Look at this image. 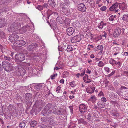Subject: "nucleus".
I'll return each mask as SVG.
<instances>
[{
	"instance_id": "nucleus-27",
	"label": "nucleus",
	"mask_w": 128,
	"mask_h": 128,
	"mask_svg": "<svg viewBox=\"0 0 128 128\" xmlns=\"http://www.w3.org/2000/svg\"><path fill=\"white\" fill-rule=\"evenodd\" d=\"M52 104L51 103H48L44 107V108L46 109L47 110H49L51 109H52V108H51L52 106Z\"/></svg>"
},
{
	"instance_id": "nucleus-9",
	"label": "nucleus",
	"mask_w": 128,
	"mask_h": 128,
	"mask_svg": "<svg viewBox=\"0 0 128 128\" xmlns=\"http://www.w3.org/2000/svg\"><path fill=\"white\" fill-rule=\"evenodd\" d=\"M79 110L82 114H84L86 112L87 106L84 104H80L79 106Z\"/></svg>"
},
{
	"instance_id": "nucleus-35",
	"label": "nucleus",
	"mask_w": 128,
	"mask_h": 128,
	"mask_svg": "<svg viewBox=\"0 0 128 128\" xmlns=\"http://www.w3.org/2000/svg\"><path fill=\"white\" fill-rule=\"evenodd\" d=\"M124 20L128 22V14H125L123 16L122 18Z\"/></svg>"
},
{
	"instance_id": "nucleus-59",
	"label": "nucleus",
	"mask_w": 128,
	"mask_h": 128,
	"mask_svg": "<svg viewBox=\"0 0 128 128\" xmlns=\"http://www.w3.org/2000/svg\"><path fill=\"white\" fill-rule=\"evenodd\" d=\"M7 0H0V3L1 4H3Z\"/></svg>"
},
{
	"instance_id": "nucleus-51",
	"label": "nucleus",
	"mask_w": 128,
	"mask_h": 128,
	"mask_svg": "<svg viewBox=\"0 0 128 128\" xmlns=\"http://www.w3.org/2000/svg\"><path fill=\"white\" fill-rule=\"evenodd\" d=\"M57 75V74H56L52 75L50 76V78L52 80L54 79L55 78V77H56Z\"/></svg>"
},
{
	"instance_id": "nucleus-23",
	"label": "nucleus",
	"mask_w": 128,
	"mask_h": 128,
	"mask_svg": "<svg viewBox=\"0 0 128 128\" xmlns=\"http://www.w3.org/2000/svg\"><path fill=\"white\" fill-rule=\"evenodd\" d=\"M97 105L99 108H104V103L102 101H100L97 103Z\"/></svg>"
},
{
	"instance_id": "nucleus-13",
	"label": "nucleus",
	"mask_w": 128,
	"mask_h": 128,
	"mask_svg": "<svg viewBox=\"0 0 128 128\" xmlns=\"http://www.w3.org/2000/svg\"><path fill=\"white\" fill-rule=\"evenodd\" d=\"M30 27V26L28 25L24 26L19 30V32L21 34H24L28 29Z\"/></svg>"
},
{
	"instance_id": "nucleus-45",
	"label": "nucleus",
	"mask_w": 128,
	"mask_h": 128,
	"mask_svg": "<svg viewBox=\"0 0 128 128\" xmlns=\"http://www.w3.org/2000/svg\"><path fill=\"white\" fill-rule=\"evenodd\" d=\"M36 8L40 10H41L43 9L42 6L41 5H38L36 7Z\"/></svg>"
},
{
	"instance_id": "nucleus-58",
	"label": "nucleus",
	"mask_w": 128,
	"mask_h": 128,
	"mask_svg": "<svg viewBox=\"0 0 128 128\" xmlns=\"http://www.w3.org/2000/svg\"><path fill=\"white\" fill-rule=\"evenodd\" d=\"M105 70L108 72H109L110 71V70L109 68L107 67H105L104 68Z\"/></svg>"
},
{
	"instance_id": "nucleus-48",
	"label": "nucleus",
	"mask_w": 128,
	"mask_h": 128,
	"mask_svg": "<svg viewBox=\"0 0 128 128\" xmlns=\"http://www.w3.org/2000/svg\"><path fill=\"white\" fill-rule=\"evenodd\" d=\"M88 114L87 119L90 120H91V118H92L90 112H89Z\"/></svg>"
},
{
	"instance_id": "nucleus-33",
	"label": "nucleus",
	"mask_w": 128,
	"mask_h": 128,
	"mask_svg": "<svg viewBox=\"0 0 128 128\" xmlns=\"http://www.w3.org/2000/svg\"><path fill=\"white\" fill-rule=\"evenodd\" d=\"M109 62V63L112 65H114L116 64V61L112 58L110 59Z\"/></svg>"
},
{
	"instance_id": "nucleus-14",
	"label": "nucleus",
	"mask_w": 128,
	"mask_h": 128,
	"mask_svg": "<svg viewBox=\"0 0 128 128\" xmlns=\"http://www.w3.org/2000/svg\"><path fill=\"white\" fill-rule=\"evenodd\" d=\"M52 109L49 110L44 108L42 110V114L44 116H46L49 115L50 114H52Z\"/></svg>"
},
{
	"instance_id": "nucleus-17",
	"label": "nucleus",
	"mask_w": 128,
	"mask_h": 128,
	"mask_svg": "<svg viewBox=\"0 0 128 128\" xmlns=\"http://www.w3.org/2000/svg\"><path fill=\"white\" fill-rule=\"evenodd\" d=\"M26 100H32V95L30 93H27L25 95Z\"/></svg>"
},
{
	"instance_id": "nucleus-31",
	"label": "nucleus",
	"mask_w": 128,
	"mask_h": 128,
	"mask_svg": "<svg viewBox=\"0 0 128 128\" xmlns=\"http://www.w3.org/2000/svg\"><path fill=\"white\" fill-rule=\"evenodd\" d=\"M49 12H47V18H49V17L50 16V15L52 14L53 13H54V15L56 16H57L58 15V14L56 12H52V13H49Z\"/></svg>"
},
{
	"instance_id": "nucleus-50",
	"label": "nucleus",
	"mask_w": 128,
	"mask_h": 128,
	"mask_svg": "<svg viewBox=\"0 0 128 128\" xmlns=\"http://www.w3.org/2000/svg\"><path fill=\"white\" fill-rule=\"evenodd\" d=\"M106 8L105 6H103L100 8V10L102 11H105L106 10Z\"/></svg>"
},
{
	"instance_id": "nucleus-15",
	"label": "nucleus",
	"mask_w": 128,
	"mask_h": 128,
	"mask_svg": "<svg viewBox=\"0 0 128 128\" xmlns=\"http://www.w3.org/2000/svg\"><path fill=\"white\" fill-rule=\"evenodd\" d=\"M75 30L72 28L70 27L67 29L66 33L68 35L70 36L73 34Z\"/></svg>"
},
{
	"instance_id": "nucleus-63",
	"label": "nucleus",
	"mask_w": 128,
	"mask_h": 128,
	"mask_svg": "<svg viewBox=\"0 0 128 128\" xmlns=\"http://www.w3.org/2000/svg\"><path fill=\"white\" fill-rule=\"evenodd\" d=\"M108 82H109L107 80H106L105 81V87H106L108 86Z\"/></svg>"
},
{
	"instance_id": "nucleus-43",
	"label": "nucleus",
	"mask_w": 128,
	"mask_h": 128,
	"mask_svg": "<svg viewBox=\"0 0 128 128\" xmlns=\"http://www.w3.org/2000/svg\"><path fill=\"white\" fill-rule=\"evenodd\" d=\"M70 22V20L68 18H66L64 21V22L66 24H69Z\"/></svg>"
},
{
	"instance_id": "nucleus-55",
	"label": "nucleus",
	"mask_w": 128,
	"mask_h": 128,
	"mask_svg": "<svg viewBox=\"0 0 128 128\" xmlns=\"http://www.w3.org/2000/svg\"><path fill=\"white\" fill-rule=\"evenodd\" d=\"M109 20L111 21H113L114 20V16L111 15L110 17L109 18Z\"/></svg>"
},
{
	"instance_id": "nucleus-44",
	"label": "nucleus",
	"mask_w": 128,
	"mask_h": 128,
	"mask_svg": "<svg viewBox=\"0 0 128 128\" xmlns=\"http://www.w3.org/2000/svg\"><path fill=\"white\" fill-rule=\"evenodd\" d=\"M68 45L66 44H63L62 45V50H66V47Z\"/></svg>"
},
{
	"instance_id": "nucleus-38",
	"label": "nucleus",
	"mask_w": 128,
	"mask_h": 128,
	"mask_svg": "<svg viewBox=\"0 0 128 128\" xmlns=\"http://www.w3.org/2000/svg\"><path fill=\"white\" fill-rule=\"evenodd\" d=\"M73 48L71 46H67V48H66V50L67 52H69L70 51L73 50Z\"/></svg>"
},
{
	"instance_id": "nucleus-3",
	"label": "nucleus",
	"mask_w": 128,
	"mask_h": 128,
	"mask_svg": "<svg viewBox=\"0 0 128 128\" xmlns=\"http://www.w3.org/2000/svg\"><path fill=\"white\" fill-rule=\"evenodd\" d=\"M12 34H11L9 37V40L10 42H14L18 40L19 38L18 35L19 34L16 33V32L14 31Z\"/></svg>"
},
{
	"instance_id": "nucleus-61",
	"label": "nucleus",
	"mask_w": 128,
	"mask_h": 128,
	"mask_svg": "<svg viewBox=\"0 0 128 128\" xmlns=\"http://www.w3.org/2000/svg\"><path fill=\"white\" fill-rule=\"evenodd\" d=\"M101 100L103 102H106V98L104 97H103L102 98Z\"/></svg>"
},
{
	"instance_id": "nucleus-18",
	"label": "nucleus",
	"mask_w": 128,
	"mask_h": 128,
	"mask_svg": "<svg viewBox=\"0 0 128 128\" xmlns=\"http://www.w3.org/2000/svg\"><path fill=\"white\" fill-rule=\"evenodd\" d=\"M6 24V20L3 18H0V28L2 27L5 26Z\"/></svg>"
},
{
	"instance_id": "nucleus-62",
	"label": "nucleus",
	"mask_w": 128,
	"mask_h": 128,
	"mask_svg": "<svg viewBox=\"0 0 128 128\" xmlns=\"http://www.w3.org/2000/svg\"><path fill=\"white\" fill-rule=\"evenodd\" d=\"M47 94L46 95V97H48L49 95L50 94V90H48V92H47Z\"/></svg>"
},
{
	"instance_id": "nucleus-34",
	"label": "nucleus",
	"mask_w": 128,
	"mask_h": 128,
	"mask_svg": "<svg viewBox=\"0 0 128 128\" xmlns=\"http://www.w3.org/2000/svg\"><path fill=\"white\" fill-rule=\"evenodd\" d=\"M97 47L98 50H100V52H101V53H102L103 51V49L104 48L103 46L102 45H98V46H97Z\"/></svg>"
},
{
	"instance_id": "nucleus-41",
	"label": "nucleus",
	"mask_w": 128,
	"mask_h": 128,
	"mask_svg": "<svg viewBox=\"0 0 128 128\" xmlns=\"http://www.w3.org/2000/svg\"><path fill=\"white\" fill-rule=\"evenodd\" d=\"M98 66L100 67H102L104 66V64L101 61H100L98 63Z\"/></svg>"
},
{
	"instance_id": "nucleus-64",
	"label": "nucleus",
	"mask_w": 128,
	"mask_h": 128,
	"mask_svg": "<svg viewBox=\"0 0 128 128\" xmlns=\"http://www.w3.org/2000/svg\"><path fill=\"white\" fill-rule=\"evenodd\" d=\"M42 128H52L50 126H47L46 125L44 126V127H42Z\"/></svg>"
},
{
	"instance_id": "nucleus-47",
	"label": "nucleus",
	"mask_w": 128,
	"mask_h": 128,
	"mask_svg": "<svg viewBox=\"0 0 128 128\" xmlns=\"http://www.w3.org/2000/svg\"><path fill=\"white\" fill-rule=\"evenodd\" d=\"M41 93L40 92H36V94L35 95L36 97H39L40 98L41 96Z\"/></svg>"
},
{
	"instance_id": "nucleus-6",
	"label": "nucleus",
	"mask_w": 128,
	"mask_h": 128,
	"mask_svg": "<svg viewBox=\"0 0 128 128\" xmlns=\"http://www.w3.org/2000/svg\"><path fill=\"white\" fill-rule=\"evenodd\" d=\"M15 57L16 60L20 61L24 60L25 58L24 54L20 53H17L16 54Z\"/></svg>"
},
{
	"instance_id": "nucleus-8",
	"label": "nucleus",
	"mask_w": 128,
	"mask_h": 128,
	"mask_svg": "<svg viewBox=\"0 0 128 128\" xmlns=\"http://www.w3.org/2000/svg\"><path fill=\"white\" fill-rule=\"evenodd\" d=\"M81 40V36L78 34L72 38L71 40V42L72 43H75L77 42H80Z\"/></svg>"
},
{
	"instance_id": "nucleus-39",
	"label": "nucleus",
	"mask_w": 128,
	"mask_h": 128,
	"mask_svg": "<svg viewBox=\"0 0 128 128\" xmlns=\"http://www.w3.org/2000/svg\"><path fill=\"white\" fill-rule=\"evenodd\" d=\"M51 27L53 29L54 31L55 32V30L57 28V25L56 24L52 26Z\"/></svg>"
},
{
	"instance_id": "nucleus-56",
	"label": "nucleus",
	"mask_w": 128,
	"mask_h": 128,
	"mask_svg": "<svg viewBox=\"0 0 128 128\" xmlns=\"http://www.w3.org/2000/svg\"><path fill=\"white\" fill-rule=\"evenodd\" d=\"M42 6L43 8H47L48 6V3H44V4Z\"/></svg>"
},
{
	"instance_id": "nucleus-52",
	"label": "nucleus",
	"mask_w": 128,
	"mask_h": 128,
	"mask_svg": "<svg viewBox=\"0 0 128 128\" xmlns=\"http://www.w3.org/2000/svg\"><path fill=\"white\" fill-rule=\"evenodd\" d=\"M70 84L72 87H74L76 86V84L74 83V82H70Z\"/></svg>"
},
{
	"instance_id": "nucleus-4",
	"label": "nucleus",
	"mask_w": 128,
	"mask_h": 128,
	"mask_svg": "<svg viewBox=\"0 0 128 128\" xmlns=\"http://www.w3.org/2000/svg\"><path fill=\"white\" fill-rule=\"evenodd\" d=\"M63 110L62 109L60 108L57 111L56 108H54V106H53L52 107V115L56 114L57 115H62L64 114Z\"/></svg>"
},
{
	"instance_id": "nucleus-32",
	"label": "nucleus",
	"mask_w": 128,
	"mask_h": 128,
	"mask_svg": "<svg viewBox=\"0 0 128 128\" xmlns=\"http://www.w3.org/2000/svg\"><path fill=\"white\" fill-rule=\"evenodd\" d=\"M96 100V98L94 96H92L89 99V100L91 101L93 103Z\"/></svg>"
},
{
	"instance_id": "nucleus-29",
	"label": "nucleus",
	"mask_w": 128,
	"mask_h": 128,
	"mask_svg": "<svg viewBox=\"0 0 128 128\" xmlns=\"http://www.w3.org/2000/svg\"><path fill=\"white\" fill-rule=\"evenodd\" d=\"M32 100H25V103L27 106H31L32 104Z\"/></svg>"
},
{
	"instance_id": "nucleus-7",
	"label": "nucleus",
	"mask_w": 128,
	"mask_h": 128,
	"mask_svg": "<svg viewBox=\"0 0 128 128\" xmlns=\"http://www.w3.org/2000/svg\"><path fill=\"white\" fill-rule=\"evenodd\" d=\"M118 3L116 2L114 4L112 5L109 8V10L112 11L115 13H118V12L120 10L118 9L116 10L118 8Z\"/></svg>"
},
{
	"instance_id": "nucleus-46",
	"label": "nucleus",
	"mask_w": 128,
	"mask_h": 128,
	"mask_svg": "<svg viewBox=\"0 0 128 128\" xmlns=\"http://www.w3.org/2000/svg\"><path fill=\"white\" fill-rule=\"evenodd\" d=\"M2 56H4V55H2ZM4 56V58L6 60H8L9 61L11 60V58L10 57H8V56Z\"/></svg>"
},
{
	"instance_id": "nucleus-30",
	"label": "nucleus",
	"mask_w": 128,
	"mask_h": 128,
	"mask_svg": "<svg viewBox=\"0 0 128 128\" xmlns=\"http://www.w3.org/2000/svg\"><path fill=\"white\" fill-rule=\"evenodd\" d=\"M111 115L114 117H118L119 114L117 111H115L114 112H112L111 113Z\"/></svg>"
},
{
	"instance_id": "nucleus-16",
	"label": "nucleus",
	"mask_w": 128,
	"mask_h": 128,
	"mask_svg": "<svg viewBox=\"0 0 128 128\" xmlns=\"http://www.w3.org/2000/svg\"><path fill=\"white\" fill-rule=\"evenodd\" d=\"M118 5H119V8L123 11L125 10L127 7L126 5L124 2L122 3V4L119 3Z\"/></svg>"
},
{
	"instance_id": "nucleus-21",
	"label": "nucleus",
	"mask_w": 128,
	"mask_h": 128,
	"mask_svg": "<svg viewBox=\"0 0 128 128\" xmlns=\"http://www.w3.org/2000/svg\"><path fill=\"white\" fill-rule=\"evenodd\" d=\"M16 42V44H17L18 46H24L26 44L25 42L22 40H18Z\"/></svg>"
},
{
	"instance_id": "nucleus-40",
	"label": "nucleus",
	"mask_w": 128,
	"mask_h": 128,
	"mask_svg": "<svg viewBox=\"0 0 128 128\" xmlns=\"http://www.w3.org/2000/svg\"><path fill=\"white\" fill-rule=\"evenodd\" d=\"M42 102V101L41 100H37V106L40 107Z\"/></svg>"
},
{
	"instance_id": "nucleus-26",
	"label": "nucleus",
	"mask_w": 128,
	"mask_h": 128,
	"mask_svg": "<svg viewBox=\"0 0 128 128\" xmlns=\"http://www.w3.org/2000/svg\"><path fill=\"white\" fill-rule=\"evenodd\" d=\"M78 121L79 124L82 123L84 124H87L86 122L82 118H81L78 119Z\"/></svg>"
},
{
	"instance_id": "nucleus-10",
	"label": "nucleus",
	"mask_w": 128,
	"mask_h": 128,
	"mask_svg": "<svg viewBox=\"0 0 128 128\" xmlns=\"http://www.w3.org/2000/svg\"><path fill=\"white\" fill-rule=\"evenodd\" d=\"M121 32V30L120 29L116 28L114 30L113 33L114 37V38L118 37L120 35Z\"/></svg>"
},
{
	"instance_id": "nucleus-36",
	"label": "nucleus",
	"mask_w": 128,
	"mask_h": 128,
	"mask_svg": "<svg viewBox=\"0 0 128 128\" xmlns=\"http://www.w3.org/2000/svg\"><path fill=\"white\" fill-rule=\"evenodd\" d=\"M25 122H21L19 126L20 127L22 128H24L25 126Z\"/></svg>"
},
{
	"instance_id": "nucleus-49",
	"label": "nucleus",
	"mask_w": 128,
	"mask_h": 128,
	"mask_svg": "<svg viewBox=\"0 0 128 128\" xmlns=\"http://www.w3.org/2000/svg\"><path fill=\"white\" fill-rule=\"evenodd\" d=\"M61 87L60 86H58L56 88V92L57 93L60 92V90Z\"/></svg>"
},
{
	"instance_id": "nucleus-24",
	"label": "nucleus",
	"mask_w": 128,
	"mask_h": 128,
	"mask_svg": "<svg viewBox=\"0 0 128 128\" xmlns=\"http://www.w3.org/2000/svg\"><path fill=\"white\" fill-rule=\"evenodd\" d=\"M49 4L52 7H54L55 6L56 3L54 0H48Z\"/></svg>"
},
{
	"instance_id": "nucleus-25",
	"label": "nucleus",
	"mask_w": 128,
	"mask_h": 128,
	"mask_svg": "<svg viewBox=\"0 0 128 128\" xmlns=\"http://www.w3.org/2000/svg\"><path fill=\"white\" fill-rule=\"evenodd\" d=\"M106 23H104L102 21L100 23L98 24V28L101 29L104 26H106Z\"/></svg>"
},
{
	"instance_id": "nucleus-2",
	"label": "nucleus",
	"mask_w": 128,
	"mask_h": 128,
	"mask_svg": "<svg viewBox=\"0 0 128 128\" xmlns=\"http://www.w3.org/2000/svg\"><path fill=\"white\" fill-rule=\"evenodd\" d=\"M2 67L6 71H10L12 69V67L9 62L7 61H4L2 62Z\"/></svg>"
},
{
	"instance_id": "nucleus-19",
	"label": "nucleus",
	"mask_w": 128,
	"mask_h": 128,
	"mask_svg": "<svg viewBox=\"0 0 128 128\" xmlns=\"http://www.w3.org/2000/svg\"><path fill=\"white\" fill-rule=\"evenodd\" d=\"M43 86V84H39L34 86V89L37 90H40L42 89Z\"/></svg>"
},
{
	"instance_id": "nucleus-28",
	"label": "nucleus",
	"mask_w": 128,
	"mask_h": 128,
	"mask_svg": "<svg viewBox=\"0 0 128 128\" xmlns=\"http://www.w3.org/2000/svg\"><path fill=\"white\" fill-rule=\"evenodd\" d=\"M29 123L30 124L32 127H34L36 126L37 122L35 120H33L30 121L29 122Z\"/></svg>"
},
{
	"instance_id": "nucleus-60",
	"label": "nucleus",
	"mask_w": 128,
	"mask_h": 128,
	"mask_svg": "<svg viewBox=\"0 0 128 128\" xmlns=\"http://www.w3.org/2000/svg\"><path fill=\"white\" fill-rule=\"evenodd\" d=\"M75 126L74 124H72L70 125L68 128H75Z\"/></svg>"
},
{
	"instance_id": "nucleus-5",
	"label": "nucleus",
	"mask_w": 128,
	"mask_h": 128,
	"mask_svg": "<svg viewBox=\"0 0 128 128\" xmlns=\"http://www.w3.org/2000/svg\"><path fill=\"white\" fill-rule=\"evenodd\" d=\"M41 108L40 107L37 106V100H36L34 106L32 109L31 110V114H34V112L35 114H36L38 112H39Z\"/></svg>"
},
{
	"instance_id": "nucleus-1",
	"label": "nucleus",
	"mask_w": 128,
	"mask_h": 128,
	"mask_svg": "<svg viewBox=\"0 0 128 128\" xmlns=\"http://www.w3.org/2000/svg\"><path fill=\"white\" fill-rule=\"evenodd\" d=\"M22 23V19L15 20L11 24L8 26V30L10 32L15 31L16 29L20 27L21 24Z\"/></svg>"
},
{
	"instance_id": "nucleus-22",
	"label": "nucleus",
	"mask_w": 128,
	"mask_h": 128,
	"mask_svg": "<svg viewBox=\"0 0 128 128\" xmlns=\"http://www.w3.org/2000/svg\"><path fill=\"white\" fill-rule=\"evenodd\" d=\"M8 9L4 8H2L0 9V16H2L7 11Z\"/></svg>"
},
{
	"instance_id": "nucleus-54",
	"label": "nucleus",
	"mask_w": 128,
	"mask_h": 128,
	"mask_svg": "<svg viewBox=\"0 0 128 128\" xmlns=\"http://www.w3.org/2000/svg\"><path fill=\"white\" fill-rule=\"evenodd\" d=\"M69 108L70 110L71 113L72 114L73 113V108L72 106H70L69 107Z\"/></svg>"
},
{
	"instance_id": "nucleus-57",
	"label": "nucleus",
	"mask_w": 128,
	"mask_h": 128,
	"mask_svg": "<svg viewBox=\"0 0 128 128\" xmlns=\"http://www.w3.org/2000/svg\"><path fill=\"white\" fill-rule=\"evenodd\" d=\"M5 34L2 30H0V36H2L3 35L4 36Z\"/></svg>"
},
{
	"instance_id": "nucleus-42",
	"label": "nucleus",
	"mask_w": 128,
	"mask_h": 128,
	"mask_svg": "<svg viewBox=\"0 0 128 128\" xmlns=\"http://www.w3.org/2000/svg\"><path fill=\"white\" fill-rule=\"evenodd\" d=\"M62 10L65 14L67 13L68 11V10L65 7H62Z\"/></svg>"
},
{
	"instance_id": "nucleus-11",
	"label": "nucleus",
	"mask_w": 128,
	"mask_h": 128,
	"mask_svg": "<svg viewBox=\"0 0 128 128\" xmlns=\"http://www.w3.org/2000/svg\"><path fill=\"white\" fill-rule=\"evenodd\" d=\"M78 10L80 11L84 12L86 11V8L84 4L80 3L78 5Z\"/></svg>"
},
{
	"instance_id": "nucleus-12",
	"label": "nucleus",
	"mask_w": 128,
	"mask_h": 128,
	"mask_svg": "<svg viewBox=\"0 0 128 128\" xmlns=\"http://www.w3.org/2000/svg\"><path fill=\"white\" fill-rule=\"evenodd\" d=\"M37 46V44L34 43L27 46V48L29 50H32L35 49V48Z\"/></svg>"
},
{
	"instance_id": "nucleus-20",
	"label": "nucleus",
	"mask_w": 128,
	"mask_h": 128,
	"mask_svg": "<svg viewBox=\"0 0 128 128\" xmlns=\"http://www.w3.org/2000/svg\"><path fill=\"white\" fill-rule=\"evenodd\" d=\"M95 89V88L94 87H93L91 88L88 87L86 88V91L87 93L92 94L94 92Z\"/></svg>"
},
{
	"instance_id": "nucleus-37",
	"label": "nucleus",
	"mask_w": 128,
	"mask_h": 128,
	"mask_svg": "<svg viewBox=\"0 0 128 128\" xmlns=\"http://www.w3.org/2000/svg\"><path fill=\"white\" fill-rule=\"evenodd\" d=\"M56 24L55 20H51L50 22H49V24L51 27H52V26Z\"/></svg>"
},
{
	"instance_id": "nucleus-53",
	"label": "nucleus",
	"mask_w": 128,
	"mask_h": 128,
	"mask_svg": "<svg viewBox=\"0 0 128 128\" xmlns=\"http://www.w3.org/2000/svg\"><path fill=\"white\" fill-rule=\"evenodd\" d=\"M41 54L40 53L36 54L34 56V58H36V57H39L40 56H41Z\"/></svg>"
}]
</instances>
